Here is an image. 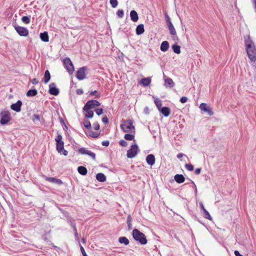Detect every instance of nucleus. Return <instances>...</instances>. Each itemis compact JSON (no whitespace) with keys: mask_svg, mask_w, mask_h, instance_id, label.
I'll use <instances>...</instances> for the list:
<instances>
[{"mask_svg":"<svg viewBox=\"0 0 256 256\" xmlns=\"http://www.w3.org/2000/svg\"><path fill=\"white\" fill-rule=\"evenodd\" d=\"M34 118L38 120H40V116L38 115V114H34Z\"/></svg>","mask_w":256,"mask_h":256,"instance_id":"nucleus-60","label":"nucleus"},{"mask_svg":"<svg viewBox=\"0 0 256 256\" xmlns=\"http://www.w3.org/2000/svg\"><path fill=\"white\" fill-rule=\"evenodd\" d=\"M174 180L178 184H181L184 182L185 178L182 174H176L174 176Z\"/></svg>","mask_w":256,"mask_h":256,"instance_id":"nucleus-19","label":"nucleus"},{"mask_svg":"<svg viewBox=\"0 0 256 256\" xmlns=\"http://www.w3.org/2000/svg\"><path fill=\"white\" fill-rule=\"evenodd\" d=\"M119 144L123 146V147H126L128 145V143L126 141H125L124 140H121L120 142H119Z\"/></svg>","mask_w":256,"mask_h":256,"instance_id":"nucleus-45","label":"nucleus"},{"mask_svg":"<svg viewBox=\"0 0 256 256\" xmlns=\"http://www.w3.org/2000/svg\"><path fill=\"white\" fill-rule=\"evenodd\" d=\"M15 30L18 34L22 36H26L28 34V30L24 27L20 26L16 24H14Z\"/></svg>","mask_w":256,"mask_h":256,"instance_id":"nucleus-8","label":"nucleus"},{"mask_svg":"<svg viewBox=\"0 0 256 256\" xmlns=\"http://www.w3.org/2000/svg\"><path fill=\"white\" fill-rule=\"evenodd\" d=\"M38 94V91L36 89H30L28 90L26 92V96H36Z\"/></svg>","mask_w":256,"mask_h":256,"instance_id":"nucleus-26","label":"nucleus"},{"mask_svg":"<svg viewBox=\"0 0 256 256\" xmlns=\"http://www.w3.org/2000/svg\"><path fill=\"white\" fill-rule=\"evenodd\" d=\"M59 120L60 122L62 124H64L65 126V123L64 122V120L62 119V118L61 117H59Z\"/></svg>","mask_w":256,"mask_h":256,"instance_id":"nucleus-59","label":"nucleus"},{"mask_svg":"<svg viewBox=\"0 0 256 256\" xmlns=\"http://www.w3.org/2000/svg\"><path fill=\"white\" fill-rule=\"evenodd\" d=\"M200 207L201 208V209L204 210H206V208H204V204H202V202H200Z\"/></svg>","mask_w":256,"mask_h":256,"instance_id":"nucleus-61","label":"nucleus"},{"mask_svg":"<svg viewBox=\"0 0 256 256\" xmlns=\"http://www.w3.org/2000/svg\"><path fill=\"white\" fill-rule=\"evenodd\" d=\"M50 72H49V71L48 70H46V72H44V82L46 84L48 83L50 81Z\"/></svg>","mask_w":256,"mask_h":256,"instance_id":"nucleus-29","label":"nucleus"},{"mask_svg":"<svg viewBox=\"0 0 256 256\" xmlns=\"http://www.w3.org/2000/svg\"><path fill=\"white\" fill-rule=\"evenodd\" d=\"M48 92L50 94L54 96H58L60 93L59 89L56 88V85L54 82L50 84Z\"/></svg>","mask_w":256,"mask_h":256,"instance_id":"nucleus-12","label":"nucleus"},{"mask_svg":"<svg viewBox=\"0 0 256 256\" xmlns=\"http://www.w3.org/2000/svg\"><path fill=\"white\" fill-rule=\"evenodd\" d=\"M172 38L174 40H178V37L176 35V34H175L174 35H172Z\"/></svg>","mask_w":256,"mask_h":256,"instance_id":"nucleus-57","label":"nucleus"},{"mask_svg":"<svg viewBox=\"0 0 256 256\" xmlns=\"http://www.w3.org/2000/svg\"><path fill=\"white\" fill-rule=\"evenodd\" d=\"M136 34L137 35H140L144 32V25L143 24H138L136 28Z\"/></svg>","mask_w":256,"mask_h":256,"instance_id":"nucleus-22","label":"nucleus"},{"mask_svg":"<svg viewBox=\"0 0 256 256\" xmlns=\"http://www.w3.org/2000/svg\"><path fill=\"white\" fill-rule=\"evenodd\" d=\"M151 82V78H144L141 80L140 83L144 86H147L150 85Z\"/></svg>","mask_w":256,"mask_h":256,"instance_id":"nucleus-21","label":"nucleus"},{"mask_svg":"<svg viewBox=\"0 0 256 256\" xmlns=\"http://www.w3.org/2000/svg\"><path fill=\"white\" fill-rule=\"evenodd\" d=\"M184 154L182 153H179L177 155V158H180L183 156Z\"/></svg>","mask_w":256,"mask_h":256,"instance_id":"nucleus-62","label":"nucleus"},{"mask_svg":"<svg viewBox=\"0 0 256 256\" xmlns=\"http://www.w3.org/2000/svg\"><path fill=\"white\" fill-rule=\"evenodd\" d=\"M93 128L95 130H98L100 129V124L96 122L93 124Z\"/></svg>","mask_w":256,"mask_h":256,"instance_id":"nucleus-47","label":"nucleus"},{"mask_svg":"<svg viewBox=\"0 0 256 256\" xmlns=\"http://www.w3.org/2000/svg\"><path fill=\"white\" fill-rule=\"evenodd\" d=\"M96 179L100 182H104L106 180V176L102 173H98L96 175Z\"/></svg>","mask_w":256,"mask_h":256,"instance_id":"nucleus-24","label":"nucleus"},{"mask_svg":"<svg viewBox=\"0 0 256 256\" xmlns=\"http://www.w3.org/2000/svg\"><path fill=\"white\" fill-rule=\"evenodd\" d=\"M110 2L113 8H115L118 6V2L117 0H110Z\"/></svg>","mask_w":256,"mask_h":256,"instance_id":"nucleus-39","label":"nucleus"},{"mask_svg":"<svg viewBox=\"0 0 256 256\" xmlns=\"http://www.w3.org/2000/svg\"><path fill=\"white\" fill-rule=\"evenodd\" d=\"M199 108L203 112H207L210 116H212L214 112L210 106L206 103H202Z\"/></svg>","mask_w":256,"mask_h":256,"instance_id":"nucleus-11","label":"nucleus"},{"mask_svg":"<svg viewBox=\"0 0 256 256\" xmlns=\"http://www.w3.org/2000/svg\"><path fill=\"white\" fill-rule=\"evenodd\" d=\"M132 218L130 215H128L127 218V224H128V230H130L132 228Z\"/></svg>","mask_w":256,"mask_h":256,"instance_id":"nucleus-31","label":"nucleus"},{"mask_svg":"<svg viewBox=\"0 0 256 256\" xmlns=\"http://www.w3.org/2000/svg\"><path fill=\"white\" fill-rule=\"evenodd\" d=\"M164 86L166 88H172L174 86V82H173L172 80L170 78H167L165 79L164 80Z\"/></svg>","mask_w":256,"mask_h":256,"instance_id":"nucleus-20","label":"nucleus"},{"mask_svg":"<svg viewBox=\"0 0 256 256\" xmlns=\"http://www.w3.org/2000/svg\"><path fill=\"white\" fill-rule=\"evenodd\" d=\"M130 17L131 20L134 22H136L138 20V16L137 12L134 10H132L130 12Z\"/></svg>","mask_w":256,"mask_h":256,"instance_id":"nucleus-17","label":"nucleus"},{"mask_svg":"<svg viewBox=\"0 0 256 256\" xmlns=\"http://www.w3.org/2000/svg\"><path fill=\"white\" fill-rule=\"evenodd\" d=\"M185 167L188 171H192L194 170V166L192 164H186L185 165Z\"/></svg>","mask_w":256,"mask_h":256,"instance_id":"nucleus-44","label":"nucleus"},{"mask_svg":"<svg viewBox=\"0 0 256 256\" xmlns=\"http://www.w3.org/2000/svg\"><path fill=\"white\" fill-rule=\"evenodd\" d=\"M172 49L174 52L176 54H179L180 53V46L176 44L172 46Z\"/></svg>","mask_w":256,"mask_h":256,"instance_id":"nucleus-30","label":"nucleus"},{"mask_svg":"<svg viewBox=\"0 0 256 256\" xmlns=\"http://www.w3.org/2000/svg\"><path fill=\"white\" fill-rule=\"evenodd\" d=\"M56 142V148L58 152L63 154L64 156L68 155V152L64 149V142L62 141V138L61 134H58L55 138Z\"/></svg>","mask_w":256,"mask_h":256,"instance_id":"nucleus-3","label":"nucleus"},{"mask_svg":"<svg viewBox=\"0 0 256 256\" xmlns=\"http://www.w3.org/2000/svg\"><path fill=\"white\" fill-rule=\"evenodd\" d=\"M234 253L235 256H243L242 255L240 254V253L239 252L238 250H235Z\"/></svg>","mask_w":256,"mask_h":256,"instance_id":"nucleus-58","label":"nucleus"},{"mask_svg":"<svg viewBox=\"0 0 256 256\" xmlns=\"http://www.w3.org/2000/svg\"><path fill=\"white\" fill-rule=\"evenodd\" d=\"M95 112H96V114L98 115V116H100V114H102L103 112V109L102 108H96V110H95Z\"/></svg>","mask_w":256,"mask_h":256,"instance_id":"nucleus-46","label":"nucleus"},{"mask_svg":"<svg viewBox=\"0 0 256 256\" xmlns=\"http://www.w3.org/2000/svg\"><path fill=\"white\" fill-rule=\"evenodd\" d=\"M102 121L104 124H108V120L107 116H105L102 119Z\"/></svg>","mask_w":256,"mask_h":256,"instance_id":"nucleus-52","label":"nucleus"},{"mask_svg":"<svg viewBox=\"0 0 256 256\" xmlns=\"http://www.w3.org/2000/svg\"><path fill=\"white\" fill-rule=\"evenodd\" d=\"M32 82L34 84H38V82L36 78H34L32 80Z\"/></svg>","mask_w":256,"mask_h":256,"instance_id":"nucleus-56","label":"nucleus"},{"mask_svg":"<svg viewBox=\"0 0 256 256\" xmlns=\"http://www.w3.org/2000/svg\"><path fill=\"white\" fill-rule=\"evenodd\" d=\"M159 110L160 112L166 117H168L170 116V110L169 108L164 106L160 108Z\"/></svg>","mask_w":256,"mask_h":256,"instance_id":"nucleus-15","label":"nucleus"},{"mask_svg":"<svg viewBox=\"0 0 256 256\" xmlns=\"http://www.w3.org/2000/svg\"><path fill=\"white\" fill-rule=\"evenodd\" d=\"M124 138L127 140H134V142H135V140H134V136L132 134H126L124 136Z\"/></svg>","mask_w":256,"mask_h":256,"instance_id":"nucleus-32","label":"nucleus"},{"mask_svg":"<svg viewBox=\"0 0 256 256\" xmlns=\"http://www.w3.org/2000/svg\"><path fill=\"white\" fill-rule=\"evenodd\" d=\"M132 236L133 238L138 242L141 244L144 245L147 243V240L146 236L138 229H134L132 230Z\"/></svg>","mask_w":256,"mask_h":256,"instance_id":"nucleus-2","label":"nucleus"},{"mask_svg":"<svg viewBox=\"0 0 256 256\" xmlns=\"http://www.w3.org/2000/svg\"><path fill=\"white\" fill-rule=\"evenodd\" d=\"M166 19L167 24H169V22L172 23L170 20V18L168 16L167 14H166Z\"/></svg>","mask_w":256,"mask_h":256,"instance_id":"nucleus-51","label":"nucleus"},{"mask_svg":"<svg viewBox=\"0 0 256 256\" xmlns=\"http://www.w3.org/2000/svg\"><path fill=\"white\" fill-rule=\"evenodd\" d=\"M1 120L0 122L2 124H8L10 120V114L8 111L4 110L0 112Z\"/></svg>","mask_w":256,"mask_h":256,"instance_id":"nucleus-6","label":"nucleus"},{"mask_svg":"<svg viewBox=\"0 0 256 256\" xmlns=\"http://www.w3.org/2000/svg\"><path fill=\"white\" fill-rule=\"evenodd\" d=\"M22 106V102L21 100H18L16 103L12 104L10 106V108L12 110L16 112H20L21 110V106Z\"/></svg>","mask_w":256,"mask_h":256,"instance_id":"nucleus-13","label":"nucleus"},{"mask_svg":"<svg viewBox=\"0 0 256 256\" xmlns=\"http://www.w3.org/2000/svg\"><path fill=\"white\" fill-rule=\"evenodd\" d=\"M154 103L158 110H160L162 106V101L159 99L154 100Z\"/></svg>","mask_w":256,"mask_h":256,"instance_id":"nucleus-40","label":"nucleus"},{"mask_svg":"<svg viewBox=\"0 0 256 256\" xmlns=\"http://www.w3.org/2000/svg\"><path fill=\"white\" fill-rule=\"evenodd\" d=\"M170 47L169 43L168 41H164L162 42L160 49L163 52H166Z\"/></svg>","mask_w":256,"mask_h":256,"instance_id":"nucleus-18","label":"nucleus"},{"mask_svg":"<svg viewBox=\"0 0 256 256\" xmlns=\"http://www.w3.org/2000/svg\"><path fill=\"white\" fill-rule=\"evenodd\" d=\"M88 150L84 148H81L78 149V152L82 154H87Z\"/></svg>","mask_w":256,"mask_h":256,"instance_id":"nucleus-35","label":"nucleus"},{"mask_svg":"<svg viewBox=\"0 0 256 256\" xmlns=\"http://www.w3.org/2000/svg\"><path fill=\"white\" fill-rule=\"evenodd\" d=\"M40 36L41 40L44 42H48L49 40L48 33L46 32L40 33Z\"/></svg>","mask_w":256,"mask_h":256,"instance_id":"nucleus-23","label":"nucleus"},{"mask_svg":"<svg viewBox=\"0 0 256 256\" xmlns=\"http://www.w3.org/2000/svg\"><path fill=\"white\" fill-rule=\"evenodd\" d=\"M118 242L120 244H124L125 245H128L130 243V241L128 238L125 236H122L118 238Z\"/></svg>","mask_w":256,"mask_h":256,"instance_id":"nucleus-27","label":"nucleus"},{"mask_svg":"<svg viewBox=\"0 0 256 256\" xmlns=\"http://www.w3.org/2000/svg\"><path fill=\"white\" fill-rule=\"evenodd\" d=\"M76 92L78 94H82L84 93L83 90L82 88L78 89Z\"/></svg>","mask_w":256,"mask_h":256,"instance_id":"nucleus-53","label":"nucleus"},{"mask_svg":"<svg viewBox=\"0 0 256 256\" xmlns=\"http://www.w3.org/2000/svg\"><path fill=\"white\" fill-rule=\"evenodd\" d=\"M80 251L82 253V256H88V255L86 254L84 250V248L81 245H80Z\"/></svg>","mask_w":256,"mask_h":256,"instance_id":"nucleus-49","label":"nucleus"},{"mask_svg":"<svg viewBox=\"0 0 256 256\" xmlns=\"http://www.w3.org/2000/svg\"><path fill=\"white\" fill-rule=\"evenodd\" d=\"M90 96H95L96 98H98L100 97V93L98 92L96 90H94L90 92Z\"/></svg>","mask_w":256,"mask_h":256,"instance_id":"nucleus-41","label":"nucleus"},{"mask_svg":"<svg viewBox=\"0 0 256 256\" xmlns=\"http://www.w3.org/2000/svg\"><path fill=\"white\" fill-rule=\"evenodd\" d=\"M22 21L26 24H28L30 22V18L27 16H23L22 18Z\"/></svg>","mask_w":256,"mask_h":256,"instance_id":"nucleus-34","label":"nucleus"},{"mask_svg":"<svg viewBox=\"0 0 256 256\" xmlns=\"http://www.w3.org/2000/svg\"><path fill=\"white\" fill-rule=\"evenodd\" d=\"M121 129L124 132H134V126L132 120H126L120 126Z\"/></svg>","mask_w":256,"mask_h":256,"instance_id":"nucleus-4","label":"nucleus"},{"mask_svg":"<svg viewBox=\"0 0 256 256\" xmlns=\"http://www.w3.org/2000/svg\"><path fill=\"white\" fill-rule=\"evenodd\" d=\"M155 160L156 159L154 154H150L146 157V162L147 164L151 166L154 164Z\"/></svg>","mask_w":256,"mask_h":256,"instance_id":"nucleus-14","label":"nucleus"},{"mask_svg":"<svg viewBox=\"0 0 256 256\" xmlns=\"http://www.w3.org/2000/svg\"><path fill=\"white\" fill-rule=\"evenodd\" d=\"M78 173L82 176H85L87 174L88 170L84 166H80L78 168Z\"/></svg>","mask_w":256,"mask_h":256,"instance_id":"nucleus-25","label":"nucleus"},{"mask_svg":"<svg viewBox=\"0 0 256 256\" xmlns=\"http://www.w3.org/2000/svg\"><path fill=\"white\" fill-rule=\"evenodd\" d=\"M245 44L248 58L250 60L254 62L256 60V48L250 36L245 39Z\"/></svg>","mask_w":256,"mask_h":256,"instance_id":"nucleus-1","label":"nucleus"},{"mask_svg":"<svg viewBox=\"0 0 256 256\" xmlns=\"http://www.w3.org/2000/svg\"><path fill=\"white\" fill-rule=\"evenodd\" d=\"M102 144L103 146H108L110 144V142L108 140H104L102 142Z\"/></svg>","mask_w":256,"mask_h":256,"instance_id":"nucleus-50","label":"nucleus"},{"mask_svg":"<svg viewBox=\"0 0 256 256\" xmlns=\"http://www.w3.org/2000/svg\"><path fill=\"white\" fill-rule=\"evenodd\" d=\"M87 70L86 67L80 68L76 72V77L79 80H82L86 77V72Z\"/></svg>","mask_w":256,"mask_h":256,"instance_id":"nucleus-10","label":"nucleus"},{"mask_svg":"<svg viewBox=\"0 0 256 256\" xmlns=\"http://www.w3.org/2000/svg\"><path fill=\"white\" fill-rule=\"evenodd\" d=\"M138 150V147L136 144H132L130 148L127 151V157L130 158L135 157L137 155Z\"/></svg>","mask_w":256,"mask_h":256,"instance_id":"nucleus-5","label":"nucleus"},{"mask_svg":"<svg viewBox=\"0 0 256 256\" xmlns=\"http://www.w3.org/2000/svg\"><path fill=\"white\" fill-rule=\"evenodd\" d=\"M86 155H88L90 156L94 160H96V154L94 152L90 150H88Z\"/></svg>","mask_w":256,"mask_h":256,"instance_id":"nucleus-42","label":"nucleus"},{"mask_svg":"<svg viewBox=\"0 0 256 256\" xmlns=\"http://www.w3.org/2000/svg\"><path fill=\"white\" fill-rule=\"evenodd\" d=\"M252 2H253V4H254V8L256 10V0H252Z\"/></svg>","mask_w":256,"mask_h":256,"instance_id":"nucleus-63","label":"nucleus"},{"mask_svg":"<svg viewBox=\"0 0 256 256\" xmlns=\"http://www.w3.org/2000/svg\"><path fill=\"white\" fill-rule=\"evenodd\" d=\"M64 64L70 74H72L74 71V66L69 58H66L64 60Z\"/></svg>","mask_w":256,"mask_h":256,"instance_id":"nucleus-9","label":"nucleus"},{"mask_svg":"<svg viewBox=\"0 0 256 256\" xmlns=\"http://www.w3.org/2000/svg\"><path fill=\"white\" fill-rule=\"evenodd\" d=\"M84 126L87 129H90L92 127L91 124L89 120H86L84 122Z\"/></svg>","mask_w":256,"mask_h":256,"instance_id":"nucleus-37","label":"nucleus"},{"mask_svg":"<svg viewBox=\"0 0 256 256\" xmlns=\"http://www.w3.org/2000/svg\"><path fill=\"white\" fill-rule=\"evenodd\" d=\"M88 136L92 138H96L98 136L99 134L98 133L91 130L88 132Z\"/></svg>","mask_w":256,"mask_h":256,"instance_id":"nucleus-36","label":"nucleus"},{"mask_svg":"<svg viewBox=\"0 0 256 256\" xmlns=\"http://www.w3.org/2000/svg\"><path fill=\"white\" fill-rule=\"evenodd\" d=\"M188 98L187 97H186V96H182V97L180 98V102L184 104V103L188 101Z\"/></svg>","mask_w":256,"mask_h":256,"instance_id":"nucleus-48","label":"nucleus"},{"mask_svg":"<svg viewBox=\"0 0 256 256\" xmlns=\"http://www.w3.org/2000/svg\"><path fill=\"white\" fill-rule=\"evenodd\" d=\"M46 180L49 182L56 183L59 185L62 184V182L60 179H58L53 177H47Z\"/></svg>","mask_w":256,"mask_h":256,"instance_id":"nucleus-16","label":"nucleus"},{"mask_svg":"<svg viewBox=\"0 0 256 256\" xmlns=\"http://www.w3.org/2000/svg\"><path fill=\"white\" fill-rule=\"evenodd\" d=\"M86 113L85 114V117L86 118H92L94 116V112L92 110H84Z\"/></svg>","mask_w":256,"mask_h":256,"instance_id":"nucleus-33","label":"nucleus"},{"mask_svg":"<svg viewBox=\"0 0 256 256\" xmlns=\"http://www.w3.org/2000/svg\"><path fill=\"white\" fill-rule=\"evenodd\" d=\"M74 236H76V238H78V232H74Z\"/></svg>","mask_w":256,"mask_h":256,"instance_id":"nucleus-64","label":"nucleus"},{"mask_svg":"<svg viewBox=\"0 0 256 256\" xmlns=\"http://www.w3.org/2000/svg\"><path fill=\"white\" fill-rule=\"evenodd\" d=\"M192 184H194V190L195 191V192L196 194L197 193V188H196V185L195 184L194 182L192 181V180H190Z\"/></svg>","mask_w":256,"mask_h":256,"instance_id":"nucleus-55","label":"nucleus"},{"mask_svg":"<svg viewBox=\"0 0 256 256\" xmlns=\"http://www.w3.org/2000/svg\"><path fill=\"white\" fill-rule=\"evenodd\" d=\"M170 33L171 35H174L176 34V30L172 23L169 22V24H167Z\"/></svg>","mask_w":256,"mask_h":256,"instance_id":"nucleus-28","label":"nucleus"},{"mask_svg":"<svg viewBox=\"0 0 256 256\" xmlns=\"http://www.w3.org/2000/svg\"><path fill=\"white\" fill-rule=\"evenodd\" d=\"M204 214V217L206 218H207L208 220H212V217L208 212V211L206 209L203 210Z\"/></svg>","mask_w":256,"mask_h":256,"instance_id":"nucleus-38","label":"nucleus"},{"mask_svg":"<svg viewBox=\"0 0 256 256\" xmlns=\"http://www.w3.org/2000/svg\"><path fill=\"white\" fill-rule=\"evenodd\" d=\"M116 14L119 18H122L124 16V12L122 10H118Z\"/></svg>","mask_w":256,"mask_h":256,"instance_id":"nucleus-43","label":"nucleus"},{"mask_svg":"<svg viewBox=\"0 0 256 256\" xmlns=\"http://www.w3.org/2000/svg\"><path fill=\"white\" fill-rule=\"evenodd\" d=\"M100 104L97 100H88L83 108L84 110H88L90 109L94 108L95 106H98Z\"/></svg>","mask_w":256,"mask_h":256,"instance_id":"nucleus-7","label":"nucleus"},{"mask_svg":"<svg viewBox=\"0 0 256 256\" xmlns=\"http://www.w3.org/2000/svg\"><path fill=\"white\" fill-rule=\"evenodd\" d=\"M201 172V168H197L196 169L194 173L196 174H199Z\"/></svg>","mask_w":256,"mask_h":256,"instance_id":"nucleus-54","label":"nucleus"}]
</instances>
